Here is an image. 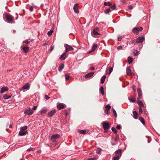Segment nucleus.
Returning <instances> with one entry per match:
<instances>
[{
    "label": "nucleus",
    "instance_id": "nucleus-1",
    "mask_svg": "<svg viewBox=\"0 0 160 160\" xmlns=\"http://www.w3.org/2000/svg\"><path fill=\"white\" fill-rule=\"evenodd\" d=\"M5 18H6V21L8 23H12V22L14 19V17L10 14H7L5 15Z\"/></svg>",
    "mask_w": 160,
    "mask_h": 160
},
{
    "label": "nucleus",
    "instance_id": "nucleus-2",
    "mask_svg": "<svg viewBox=\"0 0 160 160\" xmlns=\"http://www.w3.org/2000/svg\"><path fill=\"white\" fill-rule=\"evenodd\" d=\"M60 137L59 134H56L52 135L51 138V140L52 142H55L57 139L60 138Z\"/></svg>",
    "mask_w": 160,
    "mask_h": 160
},
{
    "label": "nucleus",
    "instance_id": "nucleus-3",
    "mask_svg": "<svg viewBox=\"0 0 160 160\" xmlns=\"http://www.w3.org/2000/svg\"><path fill=\"white\" fill-rule=\"evenodd\" d=\"M102 124L103 128L104 130L108 129L110 128V125L107 121H105L103 122Z\"/></svg>",
    "mask_w": 160,
    "mask_h": 160
},
{
    "label": "nucleus",
    "instance_id": "nucleus-4",
    "mask_svg": "<svg viewBox=\"0 0 160 160\" xmlns=\"http://www.w3.org/2000/svg\"><path fill=\"white\" fill-rule=\"evenodd\" d=\"M64 46L66 48L65 52L66 53L68 51L73 50V48L72 47L67 44H64Z\"/></svg>",
    "mask_w": 160,
    "mask_h": 160
},
{
    "label": "nucleus",
    "instance_id": "nucleus-5",
    "mask_svg": "<svg viewBox=\"0 0 160 160\" xmlns=\"http://www.w3.org/2000/svg\"><path fill=\"white\" fill-rule=\"evenodd\" d=\"M47 112V109L45 107L42 108L38 113V115H41L44 114Z\"/></svg>",
    "mask_w": 160,
    "mask_h": 160
},
{
    "label": "nucleus",
    "instance_id": "nucleus-6",
    "mask_svg": "<svg viewBox=\"0 0 160 160\" xmlns=\"http://www.w3.org/2000/svg\"><path fill=\"white\" fill-rule=\"evenodd\" d=\"M33 113V111H32V110L30 108H29L28 109H25L24 111V113L25 114L29 116L31 115Z\"/></svg>",
    "mask_w": 160,
    "mask_h": 160
},
{
    "label": "nucleus",
    "instance_id": "nucleus-7",
    "mask_svg": "<svg viewBox=\"0 0 160 160\" xmlns=\"http://www.w3.org/2000/svg\"><path fill=\"white\" fill-rule=\"evenodd\" d=\"M137 92L138 93V97L137 98V100H139L141 99L142 97V94L141 89L138 88L137 89Z\"/></svg>",
    "mask_w": 160,
    "mask_h": 160
},
{
    "label": "nucleus",
    "instance_id": "nucleus-8",
    "mask_svg": "<svg viewBox=\"0 0 160 160\" xmlns=\"http://www.w3.org/2000/svg\"><path fill=\"white\" fill-rule=\"evenodd\" d=\"M29 84L28 83H27L23 86L22 88V90L23 92H24L26 90L29 89Z\"/></svg>",
    "mask_w": 160,
    "mask_h": 160
},
{
    "label": "nucleus",
    "instance_id": "nucleus-9",
    "mask_svg": "<svg viewBox=\"0 0 160 160\" xmlns=\"http://www.w3.org/2000/svg\"><path fill=\"white\" fill-rule=\"evenodd\" d=\"M56 110L54 109L53 110H51L48 113V117H51L56 112Z\"/></svg>",
    "mask_w": 160,
    "mask_h": 160
},
{
    "label": "nucleus",
    "instance_id": "nucleus-10",
    "mask_svg": "<svg viewBox=\"0 0 160 160\" xmlns=\"http://www.w3.org/2000/svg\"><path fill=\"white\" fill-rule=\"evenodd\" d=\"M126 72L127 75H130L132 76L134 75L133 73L131 71L130 69V68L129 67H128L127 68Z\"/></svg>",
    "mask_w": 160,
    "mask_h": 160
},
{
    "label": "nucleus",
    "instance_id": "nucleus-11",
    "mask_svg": "<svg viewBox=\"0 0 160 160\" xmlns=\"http://www.w3.org/2000/svg\"><path fill=\"white\" fill-rule=\"evenodd\" d=\"M144 39V38L143 37H139L136 39V41L137 42L140 43L142 42Z\"/></svg>",
    "mask_w": 160,
    "mask_h": 160
},
{
    "label": "nucleus",
    "instance_id": "nucleus-12",
    "mask_svg": "<svg viewBox=\"0 0 160 160\" xmlns=\"http://www.w3.org/2000/svg\"><path fill=\"white\" fill-rule=\"evenodd\" d=\"M73 9L74 12L76 13H79V11L78 9V3H76L75 4L73 7Z\"/></svg>",
    "mask_w": 160,
    "mask_h": 160
},
{
    "label": "nucleus",
    "instance_id": "nucleus-13",
    "mask_svg": "<svg viewBox=\"0 0 160 160\" xmlns=\"http://www.w3.org/2000/svg\"><path fill=\"white\" fill-rule=\"evenodd\" d=\"M65 106V105L63 103H59L57 105V107L59 110H61L64 108Z\"/></svg>",
    "mask_w": 160,
    "mask_h": 160
},
{
    "label": "nucleus",
    "instance_id": "nucleus-14",
    "mask_svg": "<svg viewBox=\"0 0 160 160\" xmlns=\"http://www.w3.org/2000/svg\"><path fill=\"white\" fill-rule=\"evenodd\" d=\"M89 130H81L79 129L78 130V132L79 133L82 134H85L88 132Z\"/></svg>",
    "mask_w": 160,
    "mask_h": 160
},
{
    "label": "nucleus",
    "instance_id": "nucleus-15",
    "mask_svg": "<svg viewBox=\"0 0 160 160\" xmlns=\"http://www.w3.org/2000/svg\"><path fill=\"white\" fill-rule=\"evenodd\" d=\"M8 90V88L7 87H2L1 89L0 92L2 94L5 92L7 91Z\"/></svg>",
    "mask_w": 160,
    "mask_h": 160
},
{
    "label": "nucleus",
    "instance_id": "nucleus-16",
    "mask_svg": "<svg viewBox=\"0 0 160 160\" xmlns=\"http://www.w3.org/2000/svg\"><path fill=\"white\" fill-rule=\"evenodd\" d=\"M99 31V28H94L93 31V34L95 35H100V34L98 32Z\"/></svg>",
    "mask_w": 160,
    "mask_h": 160
},
{
    "label": "nucleus",
    "instance_id": "nucleus-17",
    "mask_svg": "<svg viewBox=\"0 0 160 160\" xmlns=\"http://www.w3.org/2000/svg\"><path fill=\"white\" fill-rule=\"evenodd\" d=\"M27 133V131H20L19 132V134L20 136H23L25 135Z\"/></svg>",
    "mask_w": 160,
    "mask_h": 160
},
{
    "label": "nucleus",
    "instance_id": "nucleus-18",
    "mask_svg": "<svg viewBox=\"0 0 160 160\" xmlns=\"http://www.w3.org/2000/svg\"><path fill=\"white\" fill-rule=\"evenodd\" d=\"M22 49L25 53H27L29 51V48L27 46H24L22 48Z\"/></svg>",
    "mask_w": 160,
    "mask_h": 160
},
{
    "label": "nucleus",
    "instance_id": "nucleus-19",
    "mask_svg": "<svg viewBox=\"0 0 160 160\" xmlns=\"http://www.w3.org/2000/svg\"><path fill=\"white\" fill-rule=\"evenodd\" d=\"M66 53L65 52H63L60 56L59 58L62 60H65L66 58Z\"/></svg>",
    "mask_w": 160,
    "mask_h": 160
},
{
    "label": "nucleus",
    "instance_id": "nucleus-20",
    "mask_svg": "<svg viewBox=\"0 0 160 160\" xmlns=\"http://www.w3.org/2000/svg\"><path fill=\"white\" fill-rule=\"evenodd\" d=\"M121 154L122 152L121 149L118 150L115 152V154L116 155L118 156H121Z\"/></svg>",
    "mask_w": 160,
    "mask_h": 160
},
{
    "label": "nucleus",
    "instance_id": "nucleus-21",
    "mask_svg": "<svg viewBox=\"0 0 160 160\" xmlns=\"http://www.w3.org/2000/svg\"><path fill=\"white\" fill-rule=\"evenodd\" d=\"M94 74V72H91L85 75V77L86 78H89L92 77Z\"/></svg>",
    "mask_w": 160,
    "mask_h": 160
},
{
    "label": "nucleus",
    "instance_id": "nucleus-22",
    "mask_svg": "<svg viewBox=\"0 0 160 160\" xmlns=\"http://www.w3.org/2000/svg\"><path fill=\"white\" fill-rule=\"evenodd\" d=\"M113 70V68L112 67H110L108 68V70H107L106 71V74H110L112 71Z\"/></svg>",
    "mask_w": 160,
    "mask_h": 160
},
{
    "label": "nucleus",
    "instance_id": "nucleus-23",
    "mask_svg": "<svg viewBox=\"0 0 160 160\" xmlns=\"http://www.w3.org/2000/svg\"><path fill=\"white\" fill-rule=\"evenodd\" d=\"M137 103L139 105V107H144V105L142 101H139V100H137Z\"/></svg>",
    "mask_w": 160,
    "mask_h": 160
},
{
    "label": "nucleus",
    "instance_id": "nucleus-24",
    "mask_svg": "<svg viewBox=\"0 0 160 160\" xmlns=\"http://www.w3.org/2000/svg\"><path fill=\"white\" fill-rule=\"evenodd\" d=\"M64 68V64H61L59 65L58 70L59 72H61L62 69Z\"/></svg>",
    "mask_w": 160,
    "mask_h": 160
},
{
    "label": "nucleus",
    "instance_id": "nucleus-25",
    "mask_svg": "<svg viewBox=\"0 0 160 160\" xmlns=\"http://www.w3.org/2000/svg\"><path fill=\"white\" fill-rule=\"evenodd\" d=\"M133 118L135 119H137L138 115V112L136 111H135L133 112Z\"/></svg>",
    "mask_w": 160,
    "mask_h": 160
},
{
    "label": "nucleus",
    "instance_id": "nucleus-26",
    "mask_svg": "<svg viewBox=\"0 0 160 160\" xmlns=\"http://www.w3.org/2000/svg\"><path fill=\"white\" fill-rule=\"evenodd\" d=\"M106 78V76L105 75H103L101 78V83L103 84L104 82L105 79Z\"/></svg>",
    "mask_w": 160,
    "mask_h": 160
},
{
    "label": "nucleus",
    "instance_id": "nucleus-27",
    "mask_svg": "<svg viewBox=\"0 0 160 160\" xmlns=\"http://www.w3.org/2000/svg\"><path fill=\"white\" fill-rule=\"evenodd\" d=\"M132 31L134 33L136 34H138V32L137 29V27H135L132 30Z\"/></svg>",
    "mask_w": 160,
    "mask_h": 160
},
{
    "label": "nucleus",
    "instance_id": "nucleus-28",
    "mask_svg": "<svg viewBox=\"0 0 160 160\" xmlns=\"http://www.w3.org/2000/svg\"><path fill=\"white\" fill-rule=\"evenodd\" d=\"M128 62L129 64L131 63L132 62V58L130 56L128 57Z\"/></svg>",
    "mask_w": 160,
    "mask_h": 160
},
{
    "label": "nucleus",
    "instance_id": "nucleus-29",
    "mask_svg": "<svg viewBox=\"0 0 160 160\" xmlns=\"http://www.w3.org/2000/svg\"><path fill=\"white\" fill-rule=\"evenodd\" d=\"M11 97V95H8L6 94H4L3 95V97L5 99H8L10 98Z\"/></svg>",
    "mask_w": 160,
    "mask_h": 160
},
{
    "label": "nucleus",
    "instance_id": "nucleus-30",
    "mask_svg": "<svg viewBox=\"0 0 160 160\" xmlns=\"http://www.w3.org/2000/svg\"><path fill=\"white\" fill-rule=\"evenodd\" d=\"M139 119L143 125H145V122L144 119L141 117L139 118Z\"/></svg>",
    "mask_w": 160,
    "mask_h": 160
},
{
    "label": "nucleus",
    "instance_id": "nucleus-31",
    "mask_svg": "<svg viewBox=\"0 0 160 160\" xmlns=\"http://www.w3.org/2000/svg\"><path fill=\"white\" fill-rule=\"evenodd\" d=\"M98 158V156L97 155L94 157L88 159V160H96Z\"/></svg>",
    "mask_w": 160,
    "mask_h": 160
},
{
    "label": "nucleus",
    "instance_id": "nucleus-32",
    "mask_svg": "<svg viewBox=\"0 0 160 160\" xmlns=\"http://www.w3.org/2000/svg\"><path fill=\"white\" fill-rule=\"evenodd\" d=\"M100 92L101 93V94L103 95L104 94V88L102 86H101L100 88Z\"/></svg>",
    "mask_w": 160,
    "mask_h": 160
},
{
    "label": "nucleus",
    "instance_id": "nucleus-33",
    "mask_svg": "<svg viewBox=\"0 0 160 160\" xmlns=\"http://www.w3.org/2000/svg\"><path fill=\"white\" fill-rule=\"evenodd\" d=\"M98 47V45L97 44H93V45L92 46V50L93 51H94L97 48V47Z\"/></svg>",
    "mask_w": 160,
    "mask_h": 160
},
{
    "label": "nucleus",
    "instance_id": "nucleus-34",
    "mask_svg": "<svg viewBox=\"0 0 160 160\" xmlns=\"http://www.w3.org/2000/svg\"><path fill=\"white\" fill-rule=\"evenodd\" d=\"M103 4L104 6L108 5L110 7L112 6V4L109 2H104Z\"/></svg>",
    "mask_w": 160,
    "mask_h": 160
},
{
    "label": "nucleus",
    "instance_id": "nucleus-35",
    "mask_svg": "<svg viewBox=\"0 0 160 160\" xmlns=\"http://www.w3.org/2000/svg\"><path fill=\"white\" fill-rule=\"evenodd\" d=\"M111 11L110 8H108L105 10L104 12L105 14H108Z\"/></svg>",
    "mask_w": 160,
    "mask_h": 160
},
{
    "label": "nucleus",
    "instance_id": "nucleus-36",
    "mask_svg": "<svg viewBox=\"0 0 160 160\" xmlns=\"http://www.w3.org/2000/svg\"><path fill=\"white\" fill-rule=\"evenodd\" d=\"M65 78L66 81H67L69 79L70 76L68 74H65Z\"/></svg>",
    "mask_w": 160,
    "mask_h": 160
},
{
    "label": "nucleus",
    "instance_id": "nucleus-37",
    "mask_svg": "<svg viewBox=\"0 0 160 160\" xmlns=\"http://www.w3.org/2000/svg\"><path fill=\"white\" fill-rule=\"evenodd\" d=\"M121 157L116 155V156L113 157L112 160H118Z\"/></svg>",
    "mask_w": 160,
    "mask_h": 160
},
{
    "label": "nucleus",
    "instance_id": "nucleus-38",
    "mask_svg": "<svg viewBox=\"0 0 160 160\" xmlns=\"http://www.w3.org/2000/svg\"><path fill=\"white\" fill-rule=\"evenodd\" d=\"M28 126H24L21 127L20 130L24 131L25 130H26Z\"/></svg>",
    "mask_w": 160,
    "mask_h": 160
},
{
    "label": "nucleus",
    "instance_id": "nucleus-39",
    "mask_svg": "<svg viewBox=\"0 0 160 160\" xmlns=\"http://www.w3.org/2000/svg\"><path fill=\"white\" fill-rule=\"evenodd\" d=\"M53 32V30H50L49 31H48V36H50L52 34V32Z\"/></svg>",
    "mask_w": 160,
    "mask_h": 160
},
{
    "label": "nucleus",
    "instance_id": "nucleus-40",
    "mask_svg": "<svg viewBox=\"0 0 160 160\" xmlns=\"http://www.w3.org/2000/svg\"><path fill=\"white\" fill-rule=\"evenodd\" d=\"M112 131L114 132L115 134H116L117 133V130L114 127H112L111 128Z\"/></svg>",
    "mask_w": 160,
    "mask_h": 160
},
{
    "label": "nucleus",
    "instance_id": "nucleus-41",
    "mask_svg": "<svg viewBox=\"0 0 160 160\" xmlns=\"http://www.w3.org/2000/svg\"><path fill=\"white\" fill-rule=\"evenodd\" d=\"M110 112V110L105 109V113L107 115H108Z\"/></svg>",
    "mask_w": 160,
    "mask_h": 160
},
{
    "label": "nucleus",
    "instance_id": "nucleus-42",
    "mask_svg": "<svg viewBox=\"0 0 160 160\" xmlns=\"http://www.w3.org/2000/svg\"><path fill=\"white\" fill-rule=\"evenodd\" d=\"M119 136L118 135H117L115 139V142H117L119 139Z\"/></svg>",
    "mask_w": 160,
    "mask_h": 160
},
{
    "label": "nucleus",
    "instance_id": "nucleus-43",
    "mask_svg": "<svg viewBox=\"0 0 160 160\" xmlns=\"http://www.w3.org/2000/svg\"><path fill=\"white\" fill-rule=\"evenodd\" d=\"M32 41V40L30 39H28L27 40V42L26 43L27 44H29L30 43V42Z\"/></svg>",
    "mask_w": 160,
    "mask_h": 160
},
{
    "label": "nucleus",
    "instance_id": "nucleus-44",
    "mask_svg": "<svg viewBox=\"0 0 160 160\" xmlns=\"http://www.w3.org/2000/svg\"><path fill=\"white\" fill-rule=\"evenodd\" d=\"M101 152V149L100 148H98L97 149L96 151V153L97 154H100Z\"/></svg>",
    "mask_w": 160,
    "mask_h": 160
},
{
    "label": "nucleus",
    "instance_id": "nucleus-45",
    "mask_svg": "<svg viewBox=\"0 0 160 160\" xmlns=\"http://www.w3.org/2000/svg\"><path fill=\"white\" fill-rule=\"evenodd\" d=\"M137 29L138 30V32L139 31H141L143 30V28L141 27H139L137 28Z\"/></svg>",
    "mask_w": 160,
    "mask_h": 160
},
{
    "label": "nucleus",
    "instance_id": "nucleus-46",
    "mask_svg": "<svg viewBox=\"0 0 160 160\" xmlns=\"http://www.w3.org/2000/svg\"><path fill=\"white\" fill-rule=\"evenodd\" d=\"M105 108L106 109L110 110L111 106L109 104H108L105 106Z\"/></svg>",
    "mask_w": 160,
    "mask_h": 160
},
{
    "label": "nucleus",
    "instance_id": "nucleus-47",
    "mask_svg": "<svg viewBox=\"0 0 160 160\" xmlns=\"http://www.w3.org/2000/svg\"><path fill=\"white\" fill-rule=\"evenodd\" d=\"M128 99H129V101L130 102H135V100L132 99L131 98H129Z\"/></svg>",
    "mask_w": 160,
    "mask_h": 160
},
{
    "label": "nucleus",
    "instance_id": "nucleus-48",
    "mask_svg": "<svg viewBox=\"0 0 160 160\" xmlns=\"http://www.w3.org/2000/svg\"><path fill=\"white\" fill-rule=\"evenodd\" d=\"M112 111H113V113L115 115V117H116L117 116V113H116V111H115V110L114 109H112Z\"/></svg>",
    "mask_w": 160,
    "mask_h": 160
},
{
    "label": "nucleus",
    "instance_id": "nucleus-49",
    "mask_svg": "<svg viewBox=\"0 0 160 160\" xmlns=\"http://www.w3.org/2000/svg\"><path fill=\"white\" fill-rule=\"evenodd\" d=\"M142 107H139V112L140 113H142V110L141 108Z\"/></svg>",
    "mask_w": 160,
    "mask_h": 160
},
{
    "label": "nucleus",
    "instance_id": "nucleus-50",
    "mask_svg": "<svg viewBox=\"0 0 160 160\" xmlns=\"http://www.w3.org/2000/svg\"><path fill=\"white\" fill-rule=\"evenodd\" d=\"M34 148H28L27 149V151H33L34 150Z\"/></svg>",
    "mask_w": 160,
    "mask_h": 160
},
{
    "label": "nucleus",
    "instance_id": "nucleus-51",
    "mask_svg": "<svg viewBox=\"0 0 160 160\" xmlns=\"http://www.w3.org/2000/svg\"><path fill=\"white\" fill-rule=\"evenodd\" d=\"M132 5H130L128 6V9L129 10H131L132 8Z\"/></svg>",
    "mask_w": 160,
    "mask_h": 160
},
{
    "label": "nucleus",
    "instance_id": "nucleus-52",
    "mask_svg": "<svg viewBox=\"0 0 160 160\" xmlns=\"http://www.w3.org/2000/svg\"><path fill=\"white\" fill-rule=\"evenodd\" d=\"M110 7H111V8L113 10L115 9L116 8L115 4L114 5L112 6H110Z\"/></svg>",
    "mask_w": 160,
    "mask_h": 160
},
{
    "label": "nucleus",
    "instance_id": "nucleus-53",
    "mask_svg": "<svg viewBox=\"0 0 160 160\" xmlns=\"http://www.w3.org/2000/svg\"><path fill=\"white\" fill-rule=\"evenodd\" d=\"M44 97L47 100H48L50 98V97L46 94L45 95Z\"/></svg>",
    "mask_w": 160,
    "mask_h": 160
},
{
    "label": "nucleus",
    "instance_id": "nucleus-54",
    "mask_svg": "<svg viewBox=\"0 0 160 160\" xmlns=\"http://www.w3.org/2000/svg\"><path fill=\"white\" fill-rule=\"evenodd\" d=\"M37 108V106H35L33 107L31 109L32 110V111L33 110H36Z\"/></svg>",
    "mask_w": 160,
    "mask_h": 160
},
{
    "label": "nucleus",
    "instance_id": "nucleus-55",
    "mask_svg": "<svg viewBox=\"0 0 160 160\" xmlns=\"http://www.w3.org/2000/svg\"><path fill=\"white\" fill-rule=\"evenodd\" d=\"M90 69L91 71H94L95 70V68L93 67H91L90 68Z\"/></svg>",
    "mask_w": 160,
    "mask_h": 160
},
{
    "label": "nucleus",
    "instance_id": "nucleus-56",
    "mask_svg": "<svg viewBox=\"0 0 160 160\" xmlns=\"http://www.w3.org/2000/svg\"><path fill=\"white\" fill-rule=\"evenodd\" d=\"M116 128L118 129H120L121 128V127L120 125H118L116 126Z\"/></svg>",
    "mask_w": 160,
    "mask_h": 160
},
{
    "label": "nucleus",
    "instance_id": "nucleus-57",
    "mask_svg": "<svg viewBox=\"0 0 160 160\" xmlns=\"http://www.w3.org/2000/svg\"><path fill=\"white\" fill-rule=\"evenodd\" d=\"M122 48V47L121 46H119L117 48L118 50H119L121 49Z\"/></svg>",
    "mask_w": 160,
    "mask_h": 160
},
{
    "label": "nucleus",
    "instance_id": "nucleus-58",
    "mask_svg": "<svg viewBox=\"0 0 160 160\" xmlns=\"http://www.w3.org/2000/svg\"><path fill=\"white\" fill-rule=\"evenodd\" d=\"M138 51L137 50H135V52L134 53V54L135 55H138Z\"/></svg>",
    "mask_w": 160,
    "mask_h": 160
},
{
    "label": "nucleus",
    "instance_id": "nucleus-59",
    "mask_svg": "<svg viewBox=\"0 0 160 160\" xmlns=\"http://www.w3.org/2000/svg\"><path fill=\"white\" fill-rule=\"evenodd\" d=\"M122 39V37H118V41H120Z\"/></svg>",
    "mask_w": 160,
    "mask_h": 160
},
{
    "label": "nucleus",
    "instance_id": "nucleus-60",
    "mask_svg": "<svg viewBox=\"0 0 160 160\" xmlns=\"http://www.w3.org/2000/svg\"><path fill=\"white\" fill-rule=\"evenodd\" d=\"M33 6H31L30 7V11H32L33 10Z\"/></svg>",
    "mask_w": 160,
    "mask_h": 160
},
{
    "label": "nucleus",
    "instance_id": "nucleus-61",
    "mask_svg": "<svg viewBox=\"0 0 160 160\" xmlns=\"http://www.w3.org/2000/svg\"><path fill=\"white\" fill-rule=\"evenodd\" d=\"M104 130V132L105 133H107L108 132V129H105V130Z\"/></svg>",
    "mask_w": 160,
    "mask_h": 160
},
{
    "label": "nucleus",
    "instance_id": "nucleus-62",
    "mask_svg": "<svg viewBox=\"0 0 160 160\" xmlns=\"http://www.w3.org/2000/svg\"><path fill=\"white\" fill-rule=\"evenodd\" d=\"M53 46H52V47H51V51H52V50L53 49Z\"/></svg>",
    "mask_w": 160,
    "mask_h": 160
},
{
    "label": "nucleus",
    "instance_id": "nucleus-63",
    "mask_svg": "<svg viewBox=\"0 0 160 160\" xmlns=\"http://www.w3.org/2000/svg\"><path fill=\"white\" fill-rule=\"evenodd\" d=\"M12 125L11 124H10V125H9V128H12Z\"/></svg>",
    "mask_w": 160,
    "mask_h": 160
},
{
    "label": "nucleus",
    "instance_id": "nucleus-64",
    "mask_svg": "<svg viewBox=\"0 0 160 160\" xmlns=\"http://www.w3.org/2000/svg\"><path fill=\"white\" fill-rule=\"evenodd\" d=\"M93 51H92V50L91 51H89V52H88V53H91V52H93Z\"/></svg>",
    "mask_w": 160,
    "mask_h": 160
}]
</instances>
